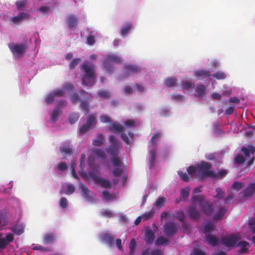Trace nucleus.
<instances>
[{
	"instance_id": "nucleus-1",
	"label": "nucleus",
	"mask_w": 255,
	"mask_h": 255,
	"mask_svg": "<svg viewBox=\"0 0 255 255\" xmlns=\"http://www.w3.org/2000/svg\"><path fill=\"white\" fill-rule=\"evenodd\" d=\"M84 75L82 78V83L84 85H91L95 83V65L89 62H86L82 65Z\"/></svg>"
},
{
	"instance_id": "nucleus-2",
	"label": "nucleus",
	"mask_w": 255,
	"mask_h": 255,
	"mask_svg": "<svg viewBox=\"0 0 255 255\" xmlns=\"http://www.w3.org/2000/svg\"><path fill=\"white\" fill-rule=\"evenodd\" d=\"M198 172V177L203 179L206 177H214L213 171L211 170L212 164L204 161H201L197 164Z\"/></svg>"
},
{
	"instance_id": "nucleus-3",
	"label": "nucleus",
	"mask_w": 255,
	"mask_h": 255,
	"mask_svg": "<svg viewBox=\"0 0 255 255\" xmlns=\"http://www.w3.org/2000/svg\"><path fill=\"white\" fill-rule=\"evenodd\" d=\"M109 141L112 143V144L106 148V151L112 156H118L119 148L122 146V143L114 135L109 136Z\"/></svg>"
},
{
	"instance_id": "nucleus-4",
	"label": "nucleus",
	"mask_w": 255,
	"mask_h": 255,
	"mask_svg": "<svg viewBox=\"0 0 255 255\" xmlns=\"http://www.w3.org/2000/svg\"><path fill=\"white\" fill-rule=\"evenodd\" d=\"M240 239L241 236L239 233L231 234L222 237L221 239V243L226 247L233 248Z\"/></svg>"
},
{
	"instance_id": "nucleus-5",
	"label": "nucleus",
	"mask_w": 255,
	"mask_h": 255,
	"mask_svg": "<svg viewBox=\"0 0 255 255\" xmlns=\"http://www.w3.org/2000/svg\"><path fill=\"white\" fill-rule=\"evenodd\" d=\"M14 240L13 234L6 233L4 236L0 232V254L2 253Z\"/></svg>"
},
{
	"instance_id": "nucleus-6",
	"label": "nucleus",
	"mask_w": 255,
	"mask_h": 255,
	"mask_svg": "<svg viewBox=\"0 0 255 255\" xmlns=\"http://www.w3.org/2000/svg\"><path fill=\"white\" fill-rule=\"evenodd\" d=\"M121 60V58L116 55H107L104 61V67L109 72L112 73L113 71L114 67L111 63L119 64Z\"/></svg>"
},
{
	"instance_id": "nucleus-7",
	"label": "nucleus",
	"mask_w": 255,
	"mask_h": 255,
	"mask_svg": "<svg viewBox=\"0 0 255 255\" xmlns=\"http://www.w3.org/2000/svg\"><path fill=\"white\" fill-rule=\"evenodd\" d=\"M88 174L96 184L100 185L104 188H109L111 187L110 181L109 180L104 179L101 176L97 175L94 172L90 171Z\"/></svg>"
},
{
	"instance_id": "nucleus-8",
	"label": "nucleus",
	"mask_w": 255,
	"mask_h": 255,
	"mask_svg": "<svg viewBox=\"0 0 255 255\" xmlns=\"http://www.w3.org/2000/svg\"><path fill=\"white\" fill-rule=\"evenodd\" d=\"M241 151L244 153L245 156L250 158V160L247 163V165L249 166H251L254 163L255 157L254 156L250 157V155H254L255 153V147L253 145L248 144L241 148Z\"/></svg>"
},
{
	"instance_id": "nucleus-9",
	"label": "nucleus",
	"mask_w": 255,
	"mask_h": 255,
	"mask_svg": "<svg viewBox=\"0 0 255 255\" xmlns=\"http://www.w3.org/2000/svg\"><path fill=\"white\" fill-rule=\"evenodd\" d=\"M8 47L13 56L17 58H19L22 56L27 47L26 45L24 44H14L13 45L9 44Z\"/></svg>"
},
{
	"instance_id": "nucleus-10",
	"label": "nucleus",
	"mask_w": 255,
	"mask_h": 255,
	"mask_svg": "<svg viewBox=\"0 0 255 255\" xmlns=\"http://www.w3.org/2000/svg\"><path fill=\"white\" fill-rule=\"evenodd\" d=\"M165 235L168 237H173L178 231V225L172 222L166 223L163 230Z\"/></svg>"
},
{
	"instance_id": "nucleus-11",
	"label": "nucleus",
	"mask_w": 255,
	"mask_h": 255,
	"mask_svg": "<svg viewBox=\"0 0 255 255\" xmlns=\"http://www.w3.org/2000/svg\"><path fill=\"white\" fill-rule=\"evenodd\" d=\"M200 207L202 212L208 216L211 215L214 211V207L212 203L205 200L203 203H200Z\"/></svg>"
},
{
	"instance_id": "nucleus-12",
	"label": "nucleus",
	"mask_w": 255,
	"mask_h": 255,
	"mask_svg": "<svg viewBox=\"0 0 255 255\" xmlns=\"http://www.w3.org/2000/svg\"><path fill=\"white\" fill-rule=\"evenodd\" d=\"M187 214L191 220H197L201 217L199 211L196 209L195 205H191L189 207L187 210Z\"/></svg>"
},
{
	"instance_id": "nucleus-13",
	"label": "nucleus",
	"mask_w": 255,
	"mask_h": 255,
	"mask_svg": "<svg viewBox=\"0 0 255 255\" xmlns=\"http://www.w3.org/2000/svg\"><path fill=\"white\" fill-rule=\"evenodd\" d=\"M66 21L68 27L72 29L75 28L77 26L78 18L74 14H70L67 16Z\"/></svg>"
},
{
	"instance_id": "nucleus-14",
	"label": "nucleus",
	"mask_w": 255,
	"mask_h": 255,
	"mask_svg": "<svg viewBox=\"0 0 255 255\" xmlns=\"http://www.w3.org/2000/svg\"><path fill=\"white\" fill-rule=\"evenodd\" d=\"M29 18V14L24 12H20L17 16L10 18L11 21L14 23H18L24 19H28Z\"/></svg>"
},
{
	"instance_id": "nucleus-15",
	"label": "nucleus",
	"mask_w": 255,
	"mask_h": 255,
	"mask_svg": "<svg viewBox=\"0 0 255 255\" xmlns=\"http://www.w3.org/2000/svg\"><path fill=\"white\" fill-rule=\"evenodd\" d=\"M125 70L126 76H128L137 73L140 68L135 65L128 64L125 66Z\"/></svg>"
},
{
	"instance_id": "nucleus-16",
	"label": "nucleus",
	"mask_w": 255,
	"mask_h": 255,
	"mask_svg": "<svg viewBox=\"0 0 255 255\" xmlns=\"http://www.w3.org/2000/svg\"><path fill=\"white\" fill-rule=\"evenodd\" d=\"M8 222V213L5 210H0V227L7 225Z\"/></svg>"
},
{
	"instance_id": "nucleus-17",
	"label": "nucleus",
	"mask_w": 255,
	"mask_h": 255,
	"mask_svg": "<svg viewBox=\"0 0 255 255\" xmlns=\"http://www.w3.org/2000/svg\"><path fill=\"white\" fill-rule=\"evenodd\" d=\"M227 209L224 207H220L218 211L214 214L213 219L215 220H222L224 217Z\"/></svg>"
},
{
	"instance_id": "nucleus-18",
	"label": "nucleus",
	"mask_w": 255,
	"mask_h": 255,
	"mask_svg": "<svg viewBox=\"0 0 255 255\" xmlns=\"http://www.w3.org/2000/svg\"><path fill=\"white\" fill-rule=\"evenodd\" d=\"M206 241L212 247H215L218 245L219 241L215 236L207 234L206 236Z\"/></svg>"
},
{
	"instance_id": "nucleus-19",
	"label": "nucleus",
	"mask_w": 255,
	"mask_h": 255,
	"mask_svg": "<svg viewBox=\"0 0 255 255\" xmlns=\"http://www.w3.org/2000/svg\"><path fill=\"white\" fill-rule=\"evenodd\" d=\"M101 239L110 246L113 245L114 243V238L108 233L102 234L101 236Z\"/></svg>"
},
{
	"instance_id": "nucleus-20",
	"label": "nucleus",
	"mask_w": 255,
	"mask_h": 255,
	"mask_svg": "<svg viewBox=\"0 0 255 255\" xmlns=\"http://www.w3.org/2000/svg\"><path fill=\"white\" fill-rule=\"evenodd\" d=\"M245 197H251L255 193V182L251 183L244 191Z\"/></svg>"
},
{
	"instance_id": "nucleus-21",
	"label": "nucleus",
	"mask_w": 255,
	"mask_h": 255,
	"mask_svg": "<svg viewBox=\"0 0 255 255\" xmlns=\"http://www.w3.org/2000/svg\"><path fill=\"white\" fill-rule=\"evenodd\" d=\"M56 239V235L51 233H48L45 235L43 242L45 244H49L53 243Z\"/></svg>"
},
{
	"instance_id": "nucleus-22",
	"label": "nucleus",
	"mask_w": 255,
	"mask_h": 255,
	"mask_svg": "<svg viewBox=\"0 0 255 255\" xmlns=\"http://www.w3.org/2000/svg\"><path fill=\"white\" fill-rule=\"evenodd\" d=\"M110 130L115 133H118L123 132L124 131V128L121 124L114 123L111 125Z\"/></svg>"
},
{
	"instance_id": "nucleus-23",
	"label": "nucleus",
	"mask_w": 255,
	"mask_h": 255,
	"mask_svg": "<svg viewBox=\"0 0 255 255\" xmlns=\"http://www.w3.org/2000/svg\"><path fill=\"white\" fill-rule=\"evenodd\" d=\"M80 187L82 191L83 197L86 200L90 201L91 200V197L90 196V191L88 189L87 186L82 183H80Z\"/></svg>"
},
{
	"instance_id": "nucleus-24",
	"label": "nucleus",
	"mask_w": 255,
	"mask_h": 255,
	"mask_svg": "<svg viewBox=\"0 0 255 255\" xmlns=\"http://www.w3.org/2000/svg\"><path fill=\"white\" fill-rule=\"evenodd\" d=\"M237 246L241 249L239 250L240 253H247L250 248V244L248 242L245 241H242L237 244Z\"/></svg>"
},
{
	"instance_id": "nucleus-25",
	"label": "nucleus",
	"mask_w": 255,
	"mask_h": 255,
	"mask_svg": "<svg viewBox=\"0 0 255 255\" xmlns=\"http://www.w3.org/2000/svg\"><path fill=\"white\" fill-rule=\"evenodd\" d=\"M104 136L102 133H98L96 138L93 140V145L100 146L104 143Z\"/></svg>"
},
{
	"instance_id": "nucleus-26",
	"label": "nucleus",
	"mask_w": 255,
	"mask_h": 255,
	"mask_svg": "<svg viewBox=\"0 0 255 255\" xmlns=\"http://www.w3.org/2000/svg\"><path fill=\"white\" fill-rule=\"evenodd\" d=\"M154 235L151 230H148L145 232V240L148 244H151L154 239Z\"/></svg>"
},
{
	"instance_id": "nucleus-27",
	"label": "nucleus",
	"mask_w": 255,
	"mask_h": 255,
	"mask_svg": "<svg viewBox=\"0 0 255 255\" xmlns=\"http://www.w3.org/2000/svg\"><path fill=\"white\" fill-rule=\"evenodd\" d=\"M205 91L206 87L204 85L200 84L195 89V96L198 97H202L205 94Z\"/></svg>"
},
{
	"instance_id": "nucleus-28",
	"label": "nucleus",
	"mask_w": 255,
	"mask_h": 255,
	"mask_svg": "<svg viewBox=\"0 0 255 255\" xmlns=\"http://www.w3.org/2000/svg\"><path fill=\"white\" fill-rule=\"evenodd\" d=\"M149 158L150 162V168H152L155 164L156 158V150L155 149L150 150L149 153Z\"/></svg>"
},
{
	"instance_id": "nucleus-29",
	"label": "nucleus",
	"mask_w": 255,
	"mask_h": 255,
	"mask_svg": "<svg viewBox=\"0 0 255 255\" xmlns=\"http://www.w3.org/2000/svg\"><path fill=\"white\" fill-rule=\"evenodd\" d=\"M9 230L12 232L11 233L16 234V235H20L23 233V229L19 227V226L15 225L9 228Z\"/></svg>"
},
{
	"instance_id": "nucleus-30",
	"label": "nucleus",
	"mask_w": 255,
	"mask_h": 255,
	"mask_svg": "<svg viewBox=\"0 0 255 255\" xmlns=\"http://www.w3.org/2000/svg\"><path fill=\"white\" fill-rule=\"evenodd\" d=\"M132 27V24L130 23H126L122 28L121 30V35L125 37L128 31L130 30Z\"/></svg>"
},
{
	"instance_id": "nucleus-31",
	"label": "nucleus",
	"mask_w": 255,
	"mask_h": 255,
	"mask_svg": "<svg viewBox=\"0 0 255 255\" xmlns=\"http://www.w3.org/2000/svg\"><path fill=\"white\" fill-rule=\"evenodd\" d=\"M213 230V224L211 223H209L203 226L202 231L204 234L207 235L210 234Z\"/></svg>"
},
{
	"instance_id": "nucleus-32",
	"label": "nucleus",
	"mask_w": 255,
	"mask_h": 255,
	"mask_svg": "<svg viewBox=\"0 0 255 255\" xmlns=\"http://www.w3.org/2000/svg\"><path fill=\"white\" fill-rule=\"evenodd\" d=\"M169 241L163 236H159L157 238L155 244L157 246H163L165 244H168Z\"/></svg>"
},
{
	"instance_id": "nucleus-33",
	"label": "nucleus",
	"mask_w": 255,
	"mask_h": 255,
	"mask_svg": "<svg viewBox=\"0 0 255 255\" xmlns=\"http://www.w3.org/2000/svg\"><path fill=\"white\" fill-rule=\"evenodd\" d=\"M246 161L245 157L242 154H238L234 159V163L236 165H241Z\"/></svg>"
},
{
	"instance_id": "nucleus-34",
	"label": "nucleus",
	"mask_w": 255,
	"mask_h": 255,
	"mask_svg": "<svg viewBox=\"0 0 255 255\" xmlns=\"http://www.w3.org/2000/svg\"><path fill=\"white\" fill-rule=\"evenodd\" d=\"M60 151L63 155L70 154L72 148L69 145H63L60 147Z\"/></svg>"
},
{
	"instance_id": "nucleus-35",
	"label": "nucleus",
	"mask_w": 255,
	"mask_h": 255,
	"mask_svg": "<svg viewBox=\"0 0 255 255\" xmlns=\"http://www.w3.org/2000/svg\"><path fill=\"white\" fill-rule=\"evenodd\" d=\"M195 76L197 77H208L211 76L210 72L207 70H199L195 72Z\"/></svg>"
},
{
	"instance_id": "nucleus-36",
	"label": "nucleus",
	"mask_w": 255,
	"mask_h": 255,
	"mask_svg": "<svg viewBox=\"0 0 255 255\" xmlns=\"http://www.w3.org/2000/svg\"><path fill=\"white\" fill-rule=\"evenodd\" d=\"M190 189L188 187L181 189L180 191V196L182 199H185L189 196Z\"/></svg>"
},
{
	"instance_id": "nucleus-37",
	"label": "nucleus",
	"mask_w": 255,
	"mask_h": 255,
	"mask_svg": "<svg viewBox=\"0 0 255 255\" xmlns=\"http://www.w3.org/2000/svg\"><path fill=\"white\" fill-rule=\"evenodd\" d=\"M213 174H214V177H211L212 178H219L222 179L227 174V171L226 170H221L217 173H216L213 171Z\"/></svg>"
},
{
	"instance_id": "nucleus-38",
	"label": "nucleus",
	"mask_w": 255,
	"mask_h": 255,
	"mask_svg": "<svg viewBox=\"0 0 255 255\" xmlns=\"http://www.w3.org/2000/svg\"><path fill=\"white\" fill-rule=\"evenodd\" d=\"M62 111L58 108H56L54 109L52 114L51 117V119L53 121H56L58 118L59 115L61 113Z\"/></svg>"
},
{
	"instance_id": "nucleus-39",
	"label": "nucleus",
	"mask_w": 255,
	"mask_h": 255,
	"mask_svg": "<svg viewBox=\"0 0 255 255\" xmlns=\"http://www.w3.org/2000/svg\"><path fill=\"white\" fill-rule=\"evenodd\" d=\"M176 81L175 78H167L164 81V84L167 87H171L175 85Z\"/></svg>"
},
{
	"instance_id": "nucleus-40",
	"label": "nucleus",
	"mask_w": 255,
	"mask_h": 255,
	"mask_svg": "<svg viewBox=\"0 0 255 255\" xmlns=\"http://www.w3.org/2000/svg\"><path fill=\"white\" fill-rule=\"evenodd\" d=\"M211 76L218 80L224 79L226 77V74L222 71H218Z\"/></svg>"
},
{
	"instance_id": "nucleus-41",
	"label": "nucleus",
	"mask_w": 255,
	"mask_h": 255,
	"mask_svg": "<svg viewBox=\"0 0 255 255\" xmlns=\"http://www.w3.org/2000/svg\"><path fill=\"white\" fill-rule=\"evenodd\" d=\"M96 118L94 115H89L87 118L86 124L91 128L92 126L96 125Z\"/></svg>"
},
{
	"instance_id": "nucleus-42",
	"label": "nucleus",
	"mask_w": 255,
	"mask_h": 255,
	"mask_svg": "<svg viewBox=\"0 0 255 255\" xmlns=\"http://www.w3.org/2000/svg\"><path fill=\"white\" fill-rule=\"evenodd\" d=\"M161 137V134L158 132V131H156L154 132L150 140V141L151 143L152 144V145H154L155 144V141L158 140Z\"/></svg>"
},
{
	"instance_id": "nucleus-43",
	"label": "nucleus",
	"mask_w": 255,
	"mask_h": 255,
	"mask_svg": "<svg viewBox=\"0 0 255 255\" xmlns=\"http://www.w3.org/2000/svg\"><path fill=\"white\" fill-rule=\"evenodd\" d=\"M165 201L166 199L164 197H159L155 203L156 207L158 208L163 207L165 204Z\"/></svg>"
},
{
	"instance_id": "nucleus-44",
	"label": "nucleus",
	"mask_w": 255,
	"mask_h": 255,
	"mask_svg": "<svg viewBox=\"0 0 255 255\" xmlns=\"http://www.w3.org/2000/svg\"><path fill=\"white\" fill-rule=\"evenodd\" d=\"M102 198L106 201H109L114 198V196L109 193L108 191L105 190L102 192Z\"/></svg>"
},
{
	"instance_id": "nucleus-45",
	"label": "nucleus",
	"mask_w": 255,
	"mask_h": 255,
	"mask_svg": "<svg viewBox=\"0 0 255 255\" xmlns=\"http://www.w3.org/2000/svg\"><path fill=\"white\" fill-rule=\"evenodd\" d=\"M94 152L97 156L102 159H104L107 157V155L105 151L101 149H97L94 150Z\"/></svg>"
},
{
	"instance_id": "nucleus-46",
	"label": "nucleus",
	"mask_w": 255,
	"mask_h": 255,
	"mask_svg": "<svg viewBox=\"0 0 255 255\" xmlns=\"http://www.w3.org/2000/svg\"><path fill=\"white\" fill-rule=\"evenodd\" d=\"M79 115L77 113L71 114L69 117V121L71 124L76 123L79 119Z\"/></svg>"
},
{
	"instance_id": "nucleus-47",
	"label": "nucleus",
	"mask_w": 255,
	"mask_h": 255,
	"mask_svg": "<svg viewBox=\"0 0 255 255\" xmlns=\"http://www.w3.org/2000/svg\"><path fill=\"white\" fill-rule=\"evenodd\" d=\"M27 3V0H18L16 2V5L18 9L22 10Z\"/></svg>"
},
{
	"instance_id": "nucleus-48",
	"label": "nucleus",
	"mask_w": 255,
	"mask_h": 255,
	"mask_svg": "<svg viewBox=\"0 0 255 255\" xmlns=\"http://www.w3.org/2000/svg\"><path fill=\"white\" fill-rule=\"evenodd\" d=\"M178 174L180 178L185 182H188L190 180V178L186 173H183L181 171L178 172Z\"/></svg>"
},
{
	"instance_id": "nucleus-49",
	"label": "nucleus",
	"mask_w": 255,
	"mask_h": 255,
	"mask_svg": "<svg viewBox=\"0 0 255 255\" xmlns=\"http://www.w3.org/2000/svg\"><path fill=\"white\" fill-rule=\"evenodd\" d=\"M217 194L215 196L216 198L223 199L225 196V193L221 188L218 187L216 189Z\"/></svg>"
},
{
	"instance_id": "nucleus-50",
	"label": "nucleus",
	"mask_w": 255,
	"mask_h": 255,
	"mask_svg": "<svg viewBox=\"0 0 255 255\" xmlns=\"http://www.w3.org/2000/svg\"><path fill=\"white\" fill-rule=\"evenodd\" d=\"M111 161L115 166H121V161L118 156H112Z\"/></svg>"
},
{
	"instance_id": "nucleus-51",
	"label": "nucleus",
	"mask_w": 255,
	"mask_h": 255,
	"mask_svg": "<svg viewBox=\"0 0 255 255\" xmlns=\"http://www.w3.org/2000/svg\"><path fill=\"white\" fill-rule=\"evenodd\" d=\"M136 245V241L134 239H132L130 240L129 246V254L130 255H132L134 252V250Z\"/></svg>"
},
{
	"instance_id": "nucleus-52",
	"label": "nucleus",
	"mask_w": 255,
	"mask_h": 255,
	"mask_svg": "<svg viewBox=\"0 0 255 255\" xmlns=\"http://www.w3.org/2000/svg\"><path fill=\"white\" fill-rule=\"evenodd\" d=\"M116 167L113 171V175L116 177L120 176L123 173V170L121 166H115Z\"/></svg>"
},
{
	"instance_id": "nucleus-53",
	"label": "nucleus",
	"mask_w": 255,
	"mask_h": 255,
	"mask_svg": "<svg viewBox=\"0 0 255 255\" xmlns=\"http://www.w3.org/2000/svg\"><path fill=\"white\" fill-rule=\"evenodd\" d=\"M175 217L180 221L183 222L185 220V214L183 211H179L175 213Z\"/></svg>"
},
{
	"instance_id": "nucleus-54",
	"label": "nucleus",
	"mask_w": 255,
	"mask_h": 255,
	"mask_svg": "<svg viewBox=\"0 0 255 255\" xmlns=\"http://www.w3.org/2000/svg\"><path fill=\"white\" fill-rule=\"evenodd\" d=\"M99 96L103 99H109L110 97V94L106 90H102L98 93Z\"/></svg>"
},
{
	"instance_id": "nucleus-55",
	"label": "nucleus",
	"mask_w": 255,
	"mask_h": 255,
	"mask_svg": "<svg viewBox=\"0 0 255 255\" xmlns=\"http://www.w3.org/2000/svg\"><path fill=\"white\" fill-rule=\"evenodd\" d=\"M124 125L127 128H132L135 127L136 123L133 120H128L124 122Z\"/></svg>"
},
{
	"instance_id": "nucleus-56",
	"label": "nucleus",
	"mask_w": 255,
	"mask_h": 255,
	"mask_svg": "<svg viewBox=\"0 0 255 255\" xmlns=\"http://www.w3.org/2000/svg\"><path fill=\"white\" fill-rule=\"evenodd\" d=\"M54 97L55 96H60L63 97L65 95V92L63 89H57L53 91L52 92Z\"/></svg>"
},
{
	"instance_id": "nucleus-57",
	"label": "nucleus",
	"mask_w": 255,
	"mask_h": 255,
	"mask_svg": "<svg viewBox=\"0 0 255 255\" xmlns=\"http://www.w3.org/2000/svg\"><path fill=\"white\" fill-rule=\"evenodd\" d=\"M191 200L193 201V202H199V205L200 206V203H203L204 201V199L202 196H192L191 197Z\"/></svg>"
},
{
	"instance_id": "nucleus-58",
	"label": "nucleus",
	"mask_w": 255,
	"mask_h": 255,
	"mask_svg": "<svg viewBox=\"0 0 255 255\" xmlns=\"http://www.w3.org/2000/svg\"><path fill=\"white\" fill-rule=\"evenodd\" d=\"M243 187V184L242 183L240 182L239 181L235 182L232 185V188L237 191L240 190Z\"/></svg>"
},
{
	"instance_id": "nucleus-59",
	"label": "nucleus",
	"mask_w": 255,
	"mask_h": 255,
	"mask_svg": "<svg viewBox=\"0 0 255 255\" xmlns=\"http://www.w3.org/2000/svg\"><path fill=\"white\" fill-rule=\"evenodd\" d=\"M80 58L74 59L70 64L69 67L71 69H74L80 62Z\"/></svg>"
},
{
	"instance_id": "nucleus-60",
	"label": "nucleus",
	"mask_w": 255,
	"mask_h": 255,
	"mask_svg": "<svg viewBox=\"0 0 255 255\" xmlns=\"http://www.w3.org/2000/svg\"><path fill=\"white\" fill-rule=\"evenodd\" d=\"M91 127L87 125L86 124H84L79 129L80 134H83L85 133L87 131H88Z\"/></svg>"
},
{
	"instance_id": "nucleus-61",
	"label": "nucleus",
	"mask_w": 255,
	"mask_h": 255,
	"mask_svg": "<svg viewBox=\"0 0 255 255\" xmlns=\"http://www.w3.org/2000/svg\"><path fill=\"white\" fill-rule=\"evenodd\" d=\"M197 171H198L197 166L196 167L192 165L190 166L187 169L188 173L191 175H194Z\"/></svg>"
},
{
	"instance_id": "nucleus-62",
	"label": "nucleus",
	"mask_w": 255,
	"mask_h": 255,
	"mask_svg": "<svg viewBox=\"0 0 255 255\" xmlns=\"http://www.w3.org/2000/svg\"><path fill=\"white\" fill-rule=\"evenodd\" d=\"M74 88V86L72 84L70 83H67L64 84L63 86V89L64 90V91L65 92V90L68 91H73Z\"/></svg>"
},
{
	"instance_id": "nucleus-63",
	"label": "nucleus",
	"mask_w": 255,
	"mask_h": 255,
	"mask_svg": "<svg viewBox=\"0 0 255 255\" xmlns=\"http://www.w3.org/2000/svg\"><path fill=\"white\" fill-rule=\"evenodd\" d=\"M101 214L103 216L111 218L113 217V213L108 210H103L101 211Z\"/></svg>"
},
{
	"instance_id": "nucleus-64",
	"label": "nucleus",
	"mask_w": 255,
	"mask_h": 255,
	"mask_svg": "<svg viewBox=\"0 0 255 255\" xmlns=\"http://www.w3.org/2000/svg\"><path fill=\"white\" fill-rule=\"evenodd\" d=\"M60 206L63 208H66L68 206V201L65 197H62L60 201Z\"/></svg>"
}]
</instances>
